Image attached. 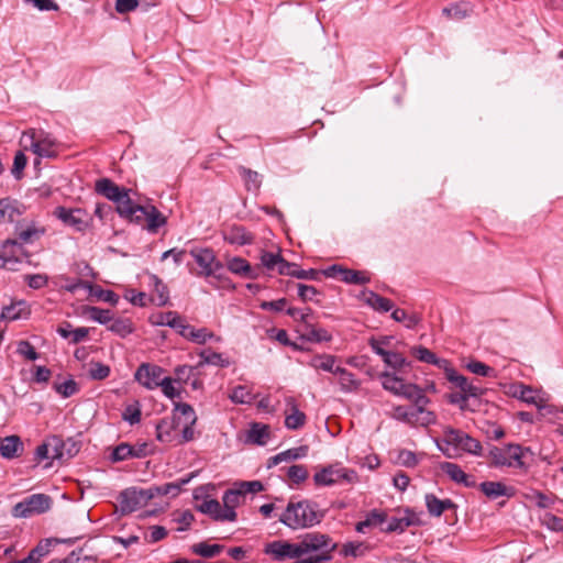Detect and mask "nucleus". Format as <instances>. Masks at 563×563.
<instances>
[{
  "label": "nucleus",
  "mask_w": 563,
  "mask_h": 563,
  "mask_svg": "<svg viewBox=\"0 0 563 563\" xmlns=\"http://www.w3.org/2000/svg\"><path fill=\"white\" fill-rule=\"evenodd\" d=\"M338 549L328 534L308 532L295 543L288 541H273L267 543L264 552L277 561L295 560V563H328Z\"/></svg>",
  "instance_id": "obj_1"
},
{
  "label": "nucleus",
  "mask_w": 563,
  "mask_h": 563,
  "mask_svg": "<svg viewBox=\"0 0 563 563\" xmlns=\"http://www.w3.org/2000/svg\"><path fill=\"white\" fill-rule=\"evenodd\" d=\"M325 512L327 510L321 509L319 505L312 500H290L283 515L279 517V521L294 530L310 528L320 523Z\"/></svg>",
  "instance_id": "obj_2"
},
{
  "label": "nucleus",
  "mask_w": 563,
  "mask_h": 563,
  "mask_svg": "<svg viewBox=\"0 0 563 563\" xmlns=\"http://www.w3.org/2000/svg\"><path fill=\"white\" fill-rule=\"evenodd\" d=\"M526 453H530V449L519 444H507L504 448L492 446L488 453L490 466L527 468L523 462Z\"/></svg>",
  "instance_id": "obj_3"
},
{
  "label": "nucleus",
  "mask_w": 563,
  "mask_h": 563,
  "mask_svg": "<svg viewBox=\"0 0 563 563\" xmlns=\"http://www.w3.org/2000/svg\"><path fill=\"white\" fill-rule=\"evenodd\" d=\"M357 479L358 476L354 470L342 467L340 464L322 466L313 475L316 486H333L343 482L353 484Z\"/></svg>",
  "instance_id": "obj_4"
},
{
  "label": "nucleus",
  "mask_w": 563,
  "mask_h": 563,
  "mask_svg": "<svg viewBox=\"0 0 563 563\" xmlns=\"http://www.w3.org/2000/svg\"><path fill=\"white\" fill-rule=\"evenodd\" d=\"M30 141V150L40 157H56V141L44 131L30 130L23 133L22 142ZM27 148V145H24Z\"/></svg>",
  "instance_id": "obj_5"
},
{
  "label": "nucleus",
  "mask_w": 563,
  "mask_h": 563,
  "mask_svg": "<svg viewBox=\"0 0 563 563\" xmlns=\"http://www.w3.org/2000/svg\"><path fill=\"white\" fill-rule=\"evenodd\" d=\"M95 191L115 203V211L119 213L121 207L130 203L132 189L120 187L110 178H100L95 184Z\"/></svg>",
  "instance_id": "obj_6"
},
{
  "label": "nucleus",
  "mask_w": 563,
  "mask_h": 563,
  "mask_svg": "<svg viewBox=\"0 0 563 563\" xmlns=\"http://www.w3.org/2000/svg\"><path fill=\"white\" fill-rule=\"evenodd\" d=\"M443 442L473 455L482 454V444L478 440L462 430L446 427L443 430Z\"/></svg>",
  "instance_id": "obj_7"
},
{
  "label": "nucleus",
  "mask_w": 563,
  "mask_h": 563,
  "mask_svg": "<svg viewBox=\"0 0 563 563\" xmlns=\"http://www.w3.org/2000/svg\"><path fill=\"white\" fill-rule=\"evenodd\" d=\"M51 506L52 498L48 495L33 494L18 503L12 509V515L16 518H27L49 510Z\"/></svg>",
  "instance_id": "obj_8"
},
{
  "label": "nucleus",
  "mask_w": 563,
  "mask_h": 563,
  "mask_svg": "<svg viewBox=\"0 0 563 563\" xmlns=\"http://www.w3.org/2000/svg\"><path fill=\"white\" fill-rule=\"evenodd\" d=\"M155 497L153 489H124L119 496L120 511L122 515L134 512Z\"/></svg>",
  "instance_id": "obj_9"
},
{
  "label": "nucleus",
  "mask_w": 563,
  "mask_h": 563,
  "mask_svg": "<svg viewBox=\"0 0 563 563\" xmlns=\"http://www.w3.org/2000/svg\"><path fill=\"white\" fill-rule=\"evenodd\" d=\"M190 254L201 268V271L197 273L198 276L221 278L220 272L223 265L217 261L211 249H194L190 251Z\"/></svg>",
  "instance_id": "obj_10"
},
{
  "label": "nucleus",
  "mask_w": 563,
  "mask_h": 563,
  "mask_svg": "<svg viewBox=\"0 0 563 563\" xmlns=\"http://www.w3.org/2000/svg\"><path fill=\"white\" fill-rule=\"evenodd\" d=\"M55 216L63 223L80 233H85L92 224V217L86 210L79 208L67 209L58 207L55 210Z\"/></svg>",
  "instance_id": "obj_11"
},
{
  "label": "nucleus",
  "mask_w": 563,
  "mask_h": 563,
  "mask_svg": "<svg viewBox=\"0 0 563 563\" xmlns=\"http://www.w3.org/2000/svg\"><path fill=\"white\" fill-rule=\"evenodd\" d=\"M445 378L454 385L459 389L461 394H464L468 399L470 398H479L485 394V388H483L478 383V379L468 380L467 377L459 374L452 366L446 368L444 373Z\"/></svg>",
  "instance_id": "obj_12"
},
{
  "label": "nucleus",
  "mask_w": 563,
  "mask_h": 563,
  "mask_svg": "<svg viewBox=\"0 0 563 563\" xmlns=\"http://www.w3.org/2000/svg\"><path fill=\"white\" fill-rule=\"evenodd\" d=\"M25 243H21L16 238L8 239L2 244L0 253V268L14 269V265L23 257H27L29 253L23 247Z\"/></svg>",
  "instance_id": "obj_13"
},
{
  "label": "nucleus",
  "mask_w": 563,
  "mask_h": 563,
  "mask_svg": "<svg viewBox=\"0 0 563 563\" xmlns=\"http://www.w3.org/2000/svg\"><path fill=\"white\" fill-rule=\"evenodd\" d=\"M163 372L158 365L144 363L137 368L135 379L146 388L154 389L164 382Z\"/></svg>",
  "instance_id": "obj_14"
},
{
  "label": "nucleus",
  "mask_w": 563,
  "mask_h": 563,
  "mask_svg": "<svg viewBox=\"0 0 563 563\" xmlns=\"http://www.w3.org/2000/svg\"><path fill=\"white\" fill-rule=\"evenodd\" d=\"M45 229L40 228L34 221L19 222L15 227L16 239L21 243L31 244L41 239L44 235Z\"/></svg>",
  "instance_id": "obj_15"
},
{
  "label": "nucleus",
  "mask_w": 563,
  "mask_h": 563,
  "mask_svg": "<svg viewBox=\"0 0 563 563\" xmlns=\"http://www.w3.org/2000/svg\"><path fill=\"white\" fill-rule=\"evenodd\" d=\"M176 331L185 339H188L198 344H203L208 339L214 336V334L209 332L206 328L195 329L190 324L186 323L183 317L179 319Z\"/></svg>",
  "instance_id": "obj_16"
},
{
  "label": "nucleus",
  "mask_w": 563,
  "mask_h": 563,
  "mask_svg": "<svg viewBox=\"0 0 563 563\" xmlns=\"http://www.w3.org/2000/svg\"><path fill=\"white\" fill-rule=\"evenodd\" d=\"M244 498L239 486L236 488L228 489L223 497V519L227 521H235L236 520V511L235 508L240 505L241 499Z\"/></svg>",
  "instance_id": "obj_17"
},
{
  "label": "nucleus",
  "mask_w": 563,
  "mask_h": 563,
  "mask_svg": "<svg viewBox=\"0 0 563 563\" xmlns=\"http://www.w3.org/2000/svg\"><path fill=\"white\" fill-rule=\"evenodd\" d=\"M147 209L148 205L141 206L134 203L131 199L129 205H126L125 207H121V209H119V216L132 223L142 225L144 228L146 223Z\"/></svg>",
  "instance_id": "obj_18"
},
{
  "label": "nucleus",
  "mask_w": 563,
  "mask_h": 563,
  "mask_svg": "<svg viewBox=\"0 0 563 563\" xmlns=\"http://www.w3.org/2000/svg\"><path fill=\"white\" fill-rule=\"evenodd\" d=\"M23 451V443L18 435H9L0 438V455L4 459L12 460L20 456Z\"/></svg>",
  "instance_id": "obj_19"
},
{
  "label": "nucleus",
  "mask_w": 563,
  "mask_h": 563,
  "mask_svg": "<svg viewBox=\"0 0 563 563\" xmlns=\"http://www.w3.org/2000/svg\"><path fill=\"white\" fill-rule=\"evenodd\" d=\"M224 240L230 244L245 245L251 244L254 236L242 225H232L223 233Z\"/></svg>",
  "instance_id": "obj_20"
},
{
  "label": "nucleus",
  "mask_w": 563,
  "mask_h": 563,
  "mask_svg": "<svg viewBox=\"0 0 563 563\" xmlns=\"http://www.w3.org/2000/svg\"><path fill=\"white\" fill-rule=\"evenodd\" d=\"M308 451H309L308 445H300L298 448H292V449L286 450L284 452H280V453L276 454L275 456H272L268 460L267 467L271 468V467L276 466L279 463L285 462V461H292V460H298V459L305 457V456H307Z\"/></svg>",
  "instance_id": "obj_21"
},
{
  "label": "nucleus",
  "mask_w": 563,
  "mask_h": 563,
  "mask_svg": "<svg viewBox=\"0 0 563 563\" xmlns=\"http://www.w3.org/2000/svg\"><path fill=\"white\" fill-rule=\"evenodd\" d=\"M411 353L415 357H417L419 361L428 363V364H434L439 368H443L444 373L446 372V368H449L450 362L444 358H438L433 352H431L429 349L424 346H415L411 349Z\"/></svg>",
  "instance_id": "obj_22"
},
{
  "label": "nucleus",
  "mask_w": 563,
  "mask_h": 563,
  "mask_svg": "<svg viewBox=\"0 0 563 563\" xmlns=\"http://www.w3.org/2000/svg\"><path fill=\"white\" fill-rule=\"evenodd\" d=\"M289 410L285 412V426L289 430H298L306 423V415L298 409L292 399L288 401Z\"/></svg>",
  "instance_id": "obj_23"
},
{
  "label": "nucleus",
  "mask_w": 563,
  "mask_h": 563,
  "mask_svg": "<svg viewBox=\"0 0 563 563\" xmlns=\"http://www.w3.org/2000/svg\"><path fill=\"white\" fill-rule=\"evenodd\" d=\"M481 490L492 499H496L500 496H512L514 488L507 487L505 484L500 482H483L479 485Z\"/></svg>",
  "instance_id": "obj_24"
},
{
  "label": "nucleus",
  "mask_w": 563,
  "mask_h": 563,
  "mask_svg": "<svg viewBox=\"0 0 563 563\" xmlns=\"http://www.w3.org/2000/svg\"><path fill=\"white\" fill-rule=\"evenodd\" d=\"M363 298L369 307L379 312H387L394 308V302L390 299L382 297L372 290L363 291Z\"/></svg>",
  "instance_id": "obj_25"
},
{
  "label": "nucleus",
  "mask_w": 563,
  "mask_h": 563,
  "mask_svg": "<svg viewBox=\"0 0 563 563\" xmlns=\"http://www.w3.org/2000/svg\"><path fill=\"white\" fill-rule=\"evenodd\" d=\"M271 437L269 427L267 424L254 422L252 423L247 432V441L257 444L265 445Z\"/></svg>",
  "instance_id": "obj_26"
},
{
  "label": "nucleus",
  "mask_w": 563,
  "mask_h": 563,
  "mask_svg": "<svg viewBox=\"0 0 563 563\" xmlns=\"http://www.w3.org/2000/svg\"><path fill=\"white\" fill-rule=\"evenodd\" d=\"M238 172L242 177L247 191L258 192L262 186V175L255 170L239 166Z\"/></svg>",
  "instance_id": "obj_27"
},
{
  "label": "nucleus",
  "mask_w": 563,
  "mask_h": 563,
  "mask_svg": "<svg viewBox=\"0 0 563 563\" xmlns=\"http://www.w3.org/2000/svg\"><path fill=\"white\" fill-rule=\"evenodd\" d=\"M179 424V419L164 418L156 424V439L161 442H170L173 440L172 431Z\"/></svg>",
  "instance_id": "obj_28"
},
{
  "label": "nucleus",
  "mask_w": 563,
  "mask_h": 563,
  "mask_svg": "<svg viewBox=\"0 0 563 563\" xmlns=\"http://www.w3.org/2000/svg\"><path fill=\"white\" fill-rule=\"evenodd\" d=\"M512 396L517 397L518 399L522 400L523 402H527L529 405L540 404V396L538 395V391L533 389L530 386L523 385V384H517L512 386Z\"/></svg>",
  "instance_id": "obj_29"
},
{
  "label": "nucleus",
  "mask_w": 563,
  "mask_h": 563,
  "mask_svg": "<svg viewBox=\"0 0 563 563\" xmlns=\"http://www.w3.org/2000/svg\"><path fill=\"white\" fill-rule=\"evenodd\" d=\"M30 314L27 303L23 300L13 302L2 309L1 319L16 320Z\"/></svg>",
  "instance_id": "obj_30"
},
{
  "label": "nucleus",
  "mask_w": 563,
  "mask_h": 563,
  "mask_svg": "<svg viewBox=\"0 0 563 563\" xmlns=\"http://www.w3.org/2000/svg\"><path fill=\"white\" fill-rule=\"evenodd\" d=\"M146 212V223L144 228L150 232L155 233L166 223V217L153 205H148Z\"/></svg>",
  "instance_id": "obj_31"
},
{
  "label": "nucleus",
  "mask_w": 563,
  "mask_h": 563,
  "mask_svg": "<svg viewBox=\"0 0 563 563\" xmlns=\"http://www.w3.org/2000/svg\"><path fill=\"white\" fill-rule=\"evenodd\" d=\"M224 550V545L222 544H209L207 542H199L191 547V552L196 555L211 559L220 554Z\"/></svg>",
  "instance_id": "obj_32"
},
{
  "label": "nucleus",
  "mask_w": 563,
  "mask_h": 563,
  "mask_svg": "<svg viewBox=\"0 0 563 563\" xmlns=\"http://www.w3.org/2000/svg\"><path fill=\"white\" fill-rule=\"evenodd\" d=\"M197 510L202 514L210 516L213 520L217 521H227L223 519V509L221 508L220 503L217 499H207L199 506H197Z\"/></svg>",
  "instance_id": "obj_33"
},
{
  "label": "nucleus",
  "mask_w": 563,
  "mask_h": 563,
  "mask_svg": "<svg viewBox=\"0 0 563 563\" xmlns=\"http://www.w3.org/2000/svg\"><path fill=\"white\" fill-rule=\"evenodd\" d=\"M151 280L155 291L152 301L158 307L166 306L169 299L167 286L156 275H152Z\"/></svg>",
  "instance_id": "obj_34"
},
{
  "label": "nucleus",
  "mask_w": 563,
  "mask_h": 563,
  "mask_svg": "<svg viewBox=\"0 0 563 563\" xmlns=\"http://www.w3.org/2000/svg\"><path fill=\"white\" fill-rule=\"evenodd\" d=\"M20 214L21 211L14 201L9 198L0 199V223L4 221L14 222L15 217Z\"/></svg>",
  "instance_id": "obj_35"
},
{
  "label": "nucleus",
  "mask_w": 563,
  "mask_h": 563,
  "mask_svg": "<svg viewBox=\"0 0 563 563\" xmlns=\"http://www.w3.org/2000/svg\"><path fill=\"white\" fill-rule=\"evenodd\" d=\"M201 361L199 362V366L205 364L216 365L220 367H228L230 365L229 360L224 358L222 354L218 352H213L211 350H203L199 353Z\"/></svg>",
  "instance_id": "obj_36"
},
{
  "label": "nucleus",
  "mask_w": 563,
  "mask_h": 563,
  "mask_svg": "<svg viewBox=\"0 0 563 563\" xmlns=\"http://www.w3.org/2000/svg\"><path fill=\"white\" fill-rule=\"evenodd\" d=\"M192 478V475H189L186 478H181L177 483H166L162 486L153 487V493L156 495H172L177 496L181 489V486L188 484L190 479Z\"/></svg>",
  "instance_id": "obj_37"
},
{
  "label": "nucleus",
  "mask_w": 563,
  "mask_h": 563,
  "mask_svg": "<svg viewBox=\"0 0 563 563\" xmlns=\"http://www.w3.org/2000/svg\"><path fill=\"white\" fill-rule=\"evenodd\" d=\"M335 357L329 354L314 355L309 362L308 365L316 369H323L325 372L334 373L335 367Z\"/></svg>",
  "instance_id": "obj_38"
},
{
  "label": "nucleus",
  "mask_w": 563,
  "mask_h": 563,
  "mask_svg": "<svg viewBox=\"0 0 563 563\" xmlns=\"http://www.w3.org/2000/svg\"><path fill=\"white\" fill-rule=\"evenodd\" d=\"M85 313L93 321L100 324H107L113 320V314L108 309H102L95 306H87L85 308Z\"/></svg>",
  "instance_id": "obj_39"
},
{
  "label": "nucleus",
  "mask_w": 563,
  "mask_h": 563,
  "mask_svg": "<svg viewBox=\"0 0 563 563\" xmlns=\"http://www.w3.org/2000/svg\"><path fill=\"white\" fill-rule=\"evenodd\" d=\"M334 374L340 376V385L343 390L352 391L358 388V382L354 378V375L344 367H335Z\"/></svg>",
  "instance_id": "obj_40"
},
{
  "label": "nucleus",
  "mask_w": 563,
  "mask_h": 563,
  "mask_svg": "<svg viewBox=\"0 0 563 563\" xmlns=\"http://www.w3.org/2000/svg\"><path fill=\"white\" fill-rule=\"evenodd\" d=\"M440 470L445 473L453 482L460 484L466 481V473L455 463L442 462L439 465Z\"/></svg>",
  "instance_id": "obj_41"
},
{
  "label": "nucleus",
  "mask_w": 563,
  "mask_h": 563,
  "mask_svg": "<svg viewBox=\"0 0 563 563\" xmlns=\"http://www.w3.org/2000/svg\"><path fill=\"white\" fill-rule=\"evenodd\" d=\"M340 280L346 284L364 285L369 282V277L363 272L343 267Z\"/></svg>",
  "instance_id": "obj_42"
},
{
  "label": "nucleus",
  "mask_w": 563,
  "mask_h": 563,
  "mask_svg": "<svg viewBox=\"0 0 563 563\" xmlns=\"http://www.w3.org/2000/svg\"><path fill=\"white\" fill-rule=\"evenodd\" d=\"M47 445L51 448L52 460H64L65 459V448L67 443L57 435H52L47 438Z\"/></svg>",
  "instance_id": "obj_43"
},
{
  "label": "nucleus",
  "mask_w": 563,
  "mask_h": 563,
  "mask_svg": "<svg viewBox=\"0 0 563 563\" xmlns=\"http://www.w3.org/2000/svg\"><path fill=\"white\" fill-rule=\"evenodd\" d=\"M58 539H45L41 541L34 549L29 553L30 556L35 559V562L41 563L42 558L49 553L51 547L54 543H59Z\"/></svg>",
  "instance_id": "obj_44"
},
{
  "label": "nucleus",
  "mask_w": 563,
  "mask_h": 563,
  "mask_svg": "<svg viewBox=\"0 0 563 563\" xmlns=\"http://www.w3.org/2000/svg\"><path fill=\"white\" fill-rule=\"evenodd\" d=\"M380 377L383 379L382 382V385L383 387L393 393L394 395H397L399 394V387L400 385H402L404 383V379L394 375V374H390L388 372H384L380 374Z\"/></svg>",
  "instance_id": "obj_45"
},
{
  "label": "nucleus",
  "mask_w": 563,
  "mask_h": 563,
  "mask_svg": "<svg viewBox=\"0 0 563 563\" xmlns=\"http://www.w3.org/2000/svg\"><path fill=\"white\" fill-rule=\"evenodd\" d=\"M108 329L111 332L124 338L128 334L132 333L133 324L130 321V319L119 318L113 320V322L108 327Z\"/></svg>",
  "instance_id": "obj_46"
},
{
  "label": "nucleus",
  "mask_w": 563,
  "mask_h": 563,
  "mask_svg": "<svg viewBox=\"0 0 563 563\" xmlns=\"http://www.w3.org/2000/svg\"><path fill=\"white\" fill-rule=\"evenodd\" d=\"M230 399L236 404H251L253 395L246 386L239 385L232 389Z\"/></svg>",
  "instance_id": "obj_47"
},
{
  "label": "nucleus",
  "mask_w": 563,
  "mask_h": 563,
  "mask_svg": "<svg viewBox=\"0 0 563 563\" xmlns=\"http://www.w3.org/2000/svg\"><path fill=\"white\" fill-rule=\"evenodd\" d=\"M53 388L64 398H68L79 390L78 384L73 378L64 383H54Z\"/></svg>",
  "instance_id": "obj_48"
},
{
  "label": "nucleus",
  "mask_w": 563,
  "mask_h": 563,
  "mask_svg": "<svg viewBox=\"0 0 563 563\" xmlns=\"http://www.w3.org/2000/svg\"><path fill=\"white\" fill-rule=\"evenodd\" d=\"M287 476L294 484L298 485L308 478L309 473L305 465L295 464L287 470Z\"/></svg>",
  "instance_id": "obj_49"
},
{
  "label": "nucleus",
  "mask_w": 563,
  "mask_h": 563,
  "mask_svg": "<svg viewBox=\"0 0 563 563\" xmlns=\"http://www.w3.org/2000/svg\"><path fill=\"white\" fill-rule=\"evenodd\" d=\"M368 550V547L363 542H347L343 545L341 553L345 556H363L366 551Z\"/></svg>",
  "instance_id": "obj_50"
},
{
  "label": "nucleus",
  "mask_w": 563,
  "mask_h": 563,
  "mask_svg": "<svg viewBox=\"0 0 563 563\" xmlns=\"http://www.w3.org/2000/svg\"><path fill=\"white\" fill-rule=\"evenodd\" d=\"M411 523L415 522L405 519L404 516L393 517L388 520L387 527L384 528L383 530L386 532H404L406 528L411 527Z\"/></svg>",
  "instance_id": "obj_51"
},
{
  "label": "nucleus",
  "mask_w": 563,
  "mask_h": 563,
  "mask_svg": "<svg viewBox=\"0 0 563 563\" xmlns=\"http://www.w3.org/2000/svg\"><path fill=\"white\" fill-rule=\"evenodd\" d=\"M466 368L478 376L490 377L494 376L495 369L479 361H471L467 363Z\"/></svg>",
  "instance_id": "obj_52"
},
{
  "label": "nucleus",
  "mask_w": 563,
  "mask_h": 563,
  "mask_svg": "<svg viewBox=\"0 0 563 563\" xmlns=\"http://www.w3.org/2000/svg\"><path fill=\"white\" fill-rule=\"evenodd\" d=\"M331 334L324 329H316L309 328L305 334H302V339H306L310 342H328L331 340Z\"/></svg>",
  "instance_id": "obj_53"
},
{
  "label": "nucleus",
  "mask_w": 563,
  "mask_h": 563,
  "mask_svg": "<svg viewBox=\"0 0 563 563\" xmlns=\"http://www.w3.org/2000/svg\"><path fill=\"white\" fill-rule=\"evenodd\" d=\"M228 268L233 274L245 276L246 272H250V263L242 257H233L228 262Z\"/></svg>",
  "instance_id": "obj_54"
},
{
  "label": "nucleus",
  "mask_w": 563,
  "mask_h": 563,
  "mask_svg": "<svg viewBox=\"0 0 563 563\" xmlns=\"http://www.w3.org/2000/svg\"><path fill=\"white\" fill-rule=\"evenodd\" d=\"M179 319L180 316L176 311H167L158 313L155 323L158 325H167L176 330V327H178Z\"/></svg>",
  "instance_id": "obj_55"
},
{
  "label": "nucleus",
  "mask_w": 563,
  "mask_h": 563,
  "mask_svg": "<svg viewBox=\"0 0 563 563\" xmlns=\"http://www.w3.org/2000/svg\"><path fill=\"white\" fill-rule=\"evenodd\" d=\"M128 459H132V445L129 443H120L112 452L111 460L113 462H121Z\"/></svg>",
  "instance_id": "obj_56"
},
{
  "label": "nucleus",
  "mask_w": 563,
  "mask_h": 563,
  "mask_svg": "<svg viewBox=\"0 0 563 563\" xmlns=\"http://www.w3.org/2000/svg\"><path fill=\"white\" fill-rule=\"evenodd\" d=\"M110 375V367L102 363H91V367L89 369V376L96 380L106 379Z\"/></svg>",
  "instance_id": "obj_57"
},
{
  "label": "nucleus",
  "mask_w": 563,
  "mask_h": 563,
  "mask_svg": "<svg viewBox=\"0 0 563 563\" xmlns=\"http://www.w3.org/2000/svg\"><path fill=\"white\" fill-rule=\"evenodd\" d=\"M426 506L428 509V512L433 517H440L442 512V503L441 499L435 497L433 494H427L426 495Z\"/></svg>",
  "instance_id": "obj_58"
},
{
  "label": "nucleus",
  "mask_w": 563,
  "mask_h": 563,
  "mask_svg": "<svg viewBox=\"0 0 563 563\" xmlns=\"http://www.w3.org/2000/svg\"><path fill=\"white\" fill-rule=\"evenodd\" d=\"M16 352L29 361H35L38 358V353L29 341H20L18 343Z\"/></svg>",
  "instance_id": "obj_59"
},
{
  "label": "nucleus",
  "mask_w": 563,
  "mask_h": 563,
  "mask_svg": "<svg viewBox=\"0 0 563 563\" xmlns=\"http://www.w3.org/2000/svg\"><path fill=\"white\" fill-rule=\"evenodd\" d=\"M27 163L26 156L22 152H18L13 159V166L11 169L12 175L15 179H21L23 175V169L25 168Z\"/></svg>",
  "instance_id": "obj_60"
},
{
  "label": "nucleus",
  "mask_w": 563,
  "mask_h": 563,
  "mask_svg": "<svg viewBox=\"0 0 563 563\" xmlns=\"http://www.w3.org/2000/svg\"><path fill=\"white\" fill-rule=\"evenodd\" d=\"M282 256L271 252H263L261 255V265L268 271L276 269Z\"/></svg>",
  "instance_id": "obj_61"
},
{
  "label": "nucleus",
  "mask_w": 563,
  "mask_h": 563,
  "mask_svg": "<svg viewBox=\"0 0 563 563\" xmlns=\"http://www.w3.org/2000/svg\"><path fill=\"white\" fill-rule=\"evenodd\" d=\"M24 280L33 289H41L46 286L48 277L44 274L25 275Z\"/></svg>",
  "instance_id": "obj_62"
},
{
  "label": "nucleus",
  "mask_w": 563,
  "mask_h": 563,
  "mask_svg": "<svg viewBox=\"0 0 563 563\" xmlns=\"http://www.w3.org/2000/svg\"><path fill=\"white\" fill-rule=\"evenodd\" d=\"M175 411L180 412V415L185 417V422H190L191 424L196 423L197 416L190 405L185 402L176 404Z\"/></svg>",
  "instance_id": "obj_63"
},
{
  "label": "nucleus",
  "mask_w": 563,
  "mask_h": 563,
  "mask_svg": "<svg viewBox=\"0 0 563 563\" xmlns=\"http://www.w3.org/2000/svg\"><path fill=\"white\" fill-rule=\"evenodd\" d=\"M122 418L130 424L139 423L141 420V409L139 406L129 405L122 413Z\"/></svg>",
  "instance_id": "obj_64"
}]
</instances>
